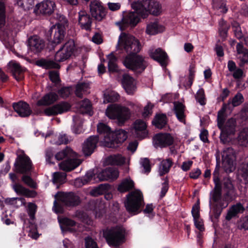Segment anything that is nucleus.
Listing matches in <instances>:
<instances>
[{"mask_svg": "<svg viewBox=\"0 0 248 248\" xmlns=\"http://www.w3.org/2000/svg\"><path fill=\"white\" fill-rule=\"evenodd\" d=\"M122 83L123 88L129 94H132L136 90V82L135 80L128 74H124L123 76Z\"/></svg>", "mask_w": 248, "mask_h": 248, "instance_id": "b1692460", "label": "nucleus"}, {"mask_svg": "<svg viewBox=\"0 0 248 248\" xmlns=\"http://www.w3.org/2000/svg\"><path fill=\"white\" fill-rule=\"evenodd\" d=\"M36 206L32 203L28 204V212L31 219H33L36 212Z\"/></svg>", "mask_w": 248, "mask_h": 248, "instance_id": "338daca9", "label": "nucleus"}, {"mask_svg": "<svg viewBox=\"0 0 248 248\" xmlns=\"http://www.w3.org/2000/svg\"><path fill=\"white\" fill-rule=\"evenodd\" d=\"M98 141V137L96 136L90 137L84 142L82 147V151L85 155H91L96 146Z\"/></svg>", "mask_w": 248, "mask_h": 248, "instance_id": "a878e982", "label": "nucleus"}, {"mask_svg": "<svg viewBox=\"0 0 248 248\" xmlns=\"http://www.w3.org/2000/svg\"><path fill=\"white\" fill-rule=\"evenodd\" d=\"M9 115L21 117H28L32 114L31 109H7Z\"/></svg>", "mask_w": 248, "mask_h": 248, "instance_id": "e433bc0d", "label": "nucleus"}, {"mask_svg": "<svg viewBox=\"0 0 248 248\" xmlns=\"http://www.w3.org/2000/svg\"><path fill=\"white\" fill-rule=\"evenodd\" d=\"M78 21L82 29L89 30L91 29V18L85 11L81 10L78 12Z\"/></svg>", "mask_w": 248, "mask_h": 248, "instance_id": "c85d7f7f", "label": "nucleus"}, {"mask_svg": "<svg viewBox=\"0 0 248 248\" xmlns=\"http://www.w3.org/2000/svg\"><path fill=\"white\" fill-rule=\"evenodd\" d=\"M119 94L115 92H111L108 93H105L104 94V103H108L111 102H115L118 99Z\"/></svg>", "mask_w": 248, "mask_h": 248, "instance_id": "de8ad7c7", "label": "nucleus"}, {"mask_svg": "<svg viewBox=\"0 0 248 248\" xmlns=\"http://www.w3.org/2000/svg\"><path fill=\"white\" fill-rule=\"evenodd\" d=\"M17 4L25 10H29L33 5L34 0H17Z\"/></svg>", "mask_w": 248, "mask_h": 248, "instance_id": "864d4df0", "label": "nucleus"}, {"mask_svg": "<svg viewBox=\"0 0 248 248\" xmlns=\"http://www.w3.org/2000/svg\"><path fill=\"white\" fill-rule=\"evenodd\" d=\"M75 48L74 40H69L56 52L55 61L42 59L37 62V64L46 69L59 68L60 65L57 62H62L69 59L72 55Z\"/></svg>", "mask_w": 248, "mask_h": 248, "instance_id": "f03ea898", "label": "nucleus"}, {"mask_svg": "<svg viewBox=\"0 0 248 248\" xmlns=\"http://www.w3.org/2000/svg\"><path fill=\"white\" fill-rule=\"evenodd\" d=\"M8 67L16 80L20 81L24 78L26 69L21 67L18 63L14 61H10L8 63Z\"/></svg>", "mask_w": 248, "mask_h": 248, "instance_id": "5701e85b", "label": "nucleus"}, {"mask_svg": "<svg viewBox=\"0 0 248 248\" xmlns=\"http://www.w3.org/2000/svg\"><path fill=\"white\" fill-rule=\"evenodd\" d=\"M173 139L168 133H159L153 138V143L155 146L165 147L173 143Z\"/></svg>", "mask_w": 248, "mask_h": 248, "instance_id": "a211bd4d", "label": "nucleus"}, {"mask_svg": "<svg viewBox=\"0 0 248 248\" xmlns=\"http://www.w3.org/2000/svg\"><path fill=\"white\" fill-rule=\"evenodd\" d=\"M85 241L86 248H98L96 243L91 237H86Z\"/></svg>", "mask_w": 248, "mask_h": 248, "instance_id": "69168bd1", "label": "nucleus"}, {"mask_svg": "<svg viewBox=\"0 0 248 248\" xmlns=\"http://www.w3.org/2000/svg\"><path fill=\"white\" fill-rule=\"evenodd\" d=\"M30 50L34 53L40 52L45 46L44 41L37 36H33L29 40Z\"/></svg>", "mask_w": 248, "mask_h": 248, "instance_id": "bb28decb", "label": "nucleus"}, {"mask_svg": "<svg viewBox=\"0 0 248 248\" xmlns=\"http://www.w3.org/2000/svg\"><path fill=\"white\" fill-rule=\"evenodd\" d=\"M126 132L123 129H119L110 133V137H106L102 142L104 146L115 148L127 139Z\"/></svg>", "mask_w": 248, "mask_h": 248, "instance_id": "6e6552de", "label": "nucleus"}, {"mask_svg": "<svg viewBox=\"0 0 248 248\" xmlns=\"http://www.w3.org/2000/svg\"><path fill=\"white\" fill-rule=\"evenodd\" d=\"M60 18L62 19L61 22L56 24L51 28V32L54 33L52 42L56 45L61 43L63 40L65 26L67 24V19L64 16H61Z\"/></svg>", "mask_w": 248, "mask_h": 248, "instance_id": "ddd939ff", "label": "nucleus"}, {"mask_svg": "<svg viewBox=\"0 0 248 248\" xmlns=\"http://www.w3.org/2000/svg\"><path fill=\"white\" fill-rule=\"evenodd\" d=\"M131 7L140 13L141 16L145 18L149 13L157 16L162 12L161 5L158 2L153 0H143L132 3Z\"/></svg>", "mask_w": 248, "mask_h": 248, "instance_id": "39448f33", "label": "nucleus"}, {"mask_svg": "<svg viewBox=\"0 0 248 248\" xmlns=\"http://www.w3.org/2000/svg\"><path fill=\"white\" fill-rule=\"evenodd\" d=\"M164 27L157 22H152L147 25L146 32L150 35H155L163 32Z\"/></svg>", "mask_w": 248, "mask_h": 248, "instance_id": "2f4dec72", "label": "nucleus"}, {"mask_svg": "<svg viewBox=\"0 0 248 248\" xmlns=\"http://www.w3.org/2000/svg\"><path fill=\"white\" fill-rule=\"evenodd\" d=\"M235 152L232 148L225 149L222 153V166L226 172L235 169Z\"/></svg>", "mask_w": 248, "mask_h": 248, "instance_id": "9d476101", "label": "nucleus"}, {"mask_svg": "<svg viewBox=\"0 0 248 248\" xmlns=\"http://www.w3.org/2000/svg\"><path fill=\"white\" fill-rule=\"evenodd\" d=\"M245 210V207L244 204L241 202H237L229 208L225 216V218L229 221L232 218L236 217L239 214H242Z\"/></svg>", "mask_w": 248, "mask_h": 248, "instance_id": "cd10ccee", "label": "nucleus"}, {"mask_svg": "<svg viewBox=\"0 0 248 248\" xmlns=\"http://www.w3.org/2000/svg\"><path fill=\"white\" fill-rule=\"evenodd\" d=\"M71 93L72 89L71 88L69 87L62 88L58 91L59 94L62 98L67 97Z\"/></svg>", "mask_w": 248, "mask_h": 248, "instance_id": "13d9d810", "label": "nucleus"}, {"mask_svg": "<svg viewBox=\"0 0 248 248\" xmlns=\"http://www.w3.org/2000/svg\"><path fill=\"white\" fill-rule=\"evenodd\" d=\"M213 176L215 186L214 190L211 193L210 209L216 217H218L222 210L228 206V202L221 197V186L218 173L215 171Z\"/></svg>", "mask_w": 248, "mask_h": 248, "instance_id": "7ed1b4c3", "label": "nucleus"}, {"mask_svg": "<svg viewBox=\"0 0 248 248\" xmlns=\"http://www.w3.org/2000/svg\"><path fill=\"white\" fill-rule=\"evenodd\" d=\"M150 57L157 62L162 66H165L168 62V57L167 53L161 48L150 49L149 50Z\"/></svg>", "mask_w": 248, "mask_h": 248, "instance_id": "aec40b11", "label": "nucleus"}, {"mask_svg": "<svg viewBox=\"0 0 248 248\" xmlns=\"http://www.w3.org/2000/svg\"><path fill=\"white\" fill-rule=\"evenodd\" d=\"M58 140L56 141H54L53 143L56 144H67L69 140L68 137L65 134H60L58 136Z\"/></svg>", "mask_w": 248, "mask_h": 248, "instance_id": "bf43d9fd", "label": "nucleus"}, {"mask_svg": "<svg viewBox=\"0 0 248 248\" xmlns=\"http://www.w3.org/2000/svg\"><path fill=\"white\" fill-rule=\"evenodd\" d=\"M58 95L55 93L51 92L46 94L37 102L38 106H48L54 103L58 99Z\"/></svg>", "mask_w": 248, "mask_h": 248, "instance_id": "c756f323", "label": "nucleus"}, {"mask_svg": "<svg viewBox=\"0 0 248 248\" xmlns=\"http://www.w3.org/2000/svg\"><path fill=\"white\" fill-rule=\"evenodd\" d=\"M231 109H220L217 114V125L221 127L227 117L231 114Z\"/></svg>", "mask_w": 248, "mask_h": 248, "instance_id": "58836bf2", "label": "nucleus"}, {"mask_svg": "<svg viewBox=\"0 0 248 248\" xmlns=\"http://www.w3.org/2000/svg\"><path fill=\"white\" fill-rule=\"evenodd\" d=\"M244 101L243 95L237 93L234 97L229 102V107H236L240 105Z\"/></svg>", "mask_w": 248, "mask_h": 248, "instance_id": "a18cd8bd", "label": "nucleus"}, {"mask_svg": "<svg viewBox=\"0 0 248 248\" xmlns=\"http://www.w3.org/2000/svg\"><path fill=\"white\" fill-rule=\"evenodd\" d=\"M55 158L58 160L66 158L59 164L60 168L65 171H70L75 169L82 162V160L78 158V155L68 147L58 153Z\"/></svg>", "mask_w": 248, "mask_h": 248, "instance_id": "20e7f679", "label": "nucleus"}, {"mask_svg": "<svg viewBox=\"0 0 248 248\" xmlns=\"http://www.w3.org/2000/svg\"><path fill=\"white\" fill-rule=\"evenodd\" d=\"M117 49L127 55L124 58V65L136 74L142 73L147 66L145 58L141 55H136L140 52L141 46L139 40L133 36L122 32L119 37Z\"/></svg>", "mask_w": 248, "mask_h": 248, "instance_id": "f257e3e1", "label": "nucleus"}, {"mask_svg": "<svg viewBox=\"0 0 248 248\" xmlns=\"http://www.w3.org/2000/svg\"><path fill=\"white\" fill-rule=\"evenodd\" d=\"M142 201L143 196L141 192L136 190L127 195L124 205L129 213L135 215L138 213V210L142 205Z\"/></svg>", "mask_w": 248, "mask_h": 248, "instance_id": "423d86ee", "label": "nucleus"}, {"mask_svg": "<svg viewBox=\"0 0 248 248\" xmlns=\"http://www.w3.org/2000/svg\"><path fill=\"white\" fill-rule=\"evenodd\" d=\"M134 186L133 181L130 178H126L118 186V190L121 192H125L132 189Z\"/></svg>", "mask_w": 248, "mask_h": 248, "instance_id": "473e14b6", "label": "nucleus"}, {"mask_svg": "<svg viewBox=\"0 0 248 248\" xmlns=\"http://www.w3.org/2000/svg\"><path fill=\"white\" fill-rule=\"evenodd\" d=\"M22 181L27 185L32 188H35L36 186V184L29 176L24 175L22 177Z\"/></svg>", "mask_w": 248, "mask_h": 248, "instance_id": "680f3d73", "label": "nucleus"}, {"mask_svg": "<svg viewBox=\"0 0 248 248\" xmlns=\"http://www.w3.org/2000/svg\"><path fill=\"white\" fill-rule=\"evenodd\" d=\"M140 164L144 168V173H148L150 171L151 167L150 162L148 159L145 158L141 159L140 160Z\"/></svg>", "mask_w": 248, "mask_h": 248, "instance_id": "0e129e2a", "label": "nucleus"}, {"mask_svg": "<svg viewBox=\"0 0 248 248\" xmlns=\"http://www.w3.org/2000/svg\"><path fill=\"white\" fill-rule=\"evenodd\" d=\"M50 79L52 82L54 83H58L60 81L59 75L58 72L51 71L49 73Z\"/></svg>", "mask_w": 248, "mask_h": 248, "instance_id": "774afa93", "label": "nucleus"}, {"mask_svg": "<svg viewBox=\"0 0 248 248\" xmlns=\"http://www.w3.org/2000/svg\"><path fill=\"white\" fill-rule=\"evenodd\" d=\"M177 119L181 123L185 124L186 114L184 109H173Z\"/></svg>", "mask_w": 248, "mask_h": 248, "instance_id": "6e6d98bb", "label": "nucleus"}, {"mask_svg": "<svg viewBox=\"0 0 248 248\" xmlns=\"http://www.w3.org/2000/svg\"><path fill=\"white\" fill-rule=\"evenodd\" d=\"M55 198L58 201L61 202L67 206L76 205L80 202L79 197L72 192L68 193L58 192L55 195Z\"/></svg>", "mask_w": 248, "mask_h": 248, "instance_id": "2eb2a0df", "label": "nucleus"}, {"mask_svg": "<svg viewBox=\"0 0 248 248\" xmlns=\"http://www.w3.org/2000/svg\"><path fill=\"white\" fill-rule=\"evenodd\" d=\"M233 31L235 37L239 39H242L243 37V34L241 31V29L237 23L233 25Z\"/></svg>", "mask_w": 248, "mask_h": 248, "instance_id": "052dcab7", "label": "nucleus"}, {"mask_svg": "<svg viewBox=\"0 0 248 248\" xmlns=\"http://www.w3.org/2000/svg\"><path fill=\"white\" fill-rule=\"evenodd\" d=\"M131 131L136 137L145 138L148 133L146 122L141 119L136 120L132 124Z\"/></svg>", "mask_w": 248, "mask_h": 248, "instance_id": "dca6fc26", "label": "nucleus"}, {"mask_svg": "<svg viewBox=\"0 0 248 248\" xmlns=\"http://www.w3.org/2000/svg\"><path fill=\"white\" fill-rule=\"evenodd\" d=\"M191 213L193 219L200 218V205L199 203H195L192 207Z\"/></svg>", "mask_w": 248, "mask_h": 248, "instance_id": "e2e57ef3", "label": "nucleus"}, {"mask_svg": "<svg viewBox=\"0 0 248 248\" xmlns=\"http://www.w3.org/2000/svg\"><path fill=\"white\" fill-rule=\"evenodd\" d=\"M97 177L100 181L114 180L119 176V171L116 169L108 168L101 171L98 170Z\"/></svg>", "mask_w": 248, "mask_h": 248, "instance_id": "393cba45", "label": "nucleus"}, {"mask_svg": "<svg viewBox=\"0 0 248 248\" xmlns=\"http://www.w3.org/2000/svg\"><path fill=\"white\" fill-rule=\"evenodd\" d=\"M105 113L109 119L117 120L120 125L123 124L131 115L128 109H106Z\"/></svg>", "mask_w": 248, "mask_h": 248, "instance_id": "4468645a", "label": "nucleus"}, {"mask_svg": "<svg viewBox=\"0 0 248 248\" xmlns=\"http://www.w3.org/2000/svg\"><path fill=\"white\" fill-rule=\"evenodd\" d=\"M12 187L18 195H23L28 197L31 196V192L20 184L15 183L12 185Z\"/></svg>", "mask_w": 248, "mask_h": 248, "instance_id": "4c0bfd02", "label": "nucleus"}, {"mask_svg": "<svg viewBox=\"0 0 248 248\" xmlns=\"http://www.w3.org/2000/svg\"><path fill=\"white\" fill-rule=\"evenodd\" d=\"M236 51L238 55V58L240 60V66L248 62V49L245 48L242 44L238 43L236 45Z\"/></svg>", "mask_w": 248, "mask_h": 248, "instance_id": "7c9ffc66", "label": "nucleus"}, {"mask_svg": "<svg viewBox=\"0 0 248 248\" xmlns=\"http://www.w3.org/2000/svg\"><path fill=\"white\" fill-rule=\"evenodd\" d=\"M98 171L97 170L88 171L83 178H77L75 180V186L80 187L88 183L93 184L99 182V177H97V173H98Z\"/></svg>", "mask_w": 248, "mask_h": 248, "instance_id": "f3484780", "label": "nucleus"}, {"mask_svg": "<svg viewBox=\"0 0 248 248\" xmlns=\"http://www.w3.org/2000/svg\"><path fill=\"white\" fill-rule=\"evenodd\" d=\"M14 167L16 172L28 174L32 169V164L29 157L22 152L17 155L14 163Z\"/></svg>", "mask_w": 248, "mask_h": 248, "instance_id": "1a4fd4ad", "label": "nucleus"}, {"mask_svg": "<svg viewBox=\"0 0 248 248\" xmlns=\"http://www.w3.org/2000/svg\"><path fill=\"white\" fill-rule=\"evenodd\" d=\"M239 143L243 146H246L248 143V128L242 130L238 135Z\"/></svg>", "mask_w": 248, "mask_h": 248, "instance_id": "c03bdc74", "label": "nucleus"}, {"mask_svg": "<svg viewBox=\"0 0 248 248\" xmlns=\"http://www.w3.org/2000/svg\"><path fill=\"white\" fill-rule=\"evenodd\" d=\"M59 221L62 232L69 231L71 232H74L82 231L79 225H76L74 221L68 218H60Z\"/></svg>", "mask_w": 248, "mask_h": 248, "instance_id": "4be33fe9", "label": "nucleus"}, {"mask_svg": "<svg viewBox=\"0 0 248 248\" xmlns=\"http://www.w3.org/2000/svg\"><path fill=\"white\" fill-rule=\"evenodd\" d=\"M133 12L126 13L124 15L121 22H117V25H120V29L123 30L128 26L134 27L140 21L141 15L135 9Z\"/></svg>", "mask_w": 248, "mask_h": 248, "instance_id": "f8f14e48", "label": "nucleus"}, {"mask_svg": "<svg viewBox=\"0 0 248 248\" xmlns=\"http://www.w3.org/2000/svg\"><path fill=\"white\" fill-rule=\"evenodd\" d=\"M237 228L248 231V215L242 217L237 222Z\"/></svg>", "mask_w": 248, "mask_h": 248, "instance_id": "8fccbe9b", "label": "nucleus"}, {"mask_svg": "<svg viewBox=\"0 0 248 248\" xmlns=\"http://www.w3.org/2000/svg\"><path fill=\"white\" fill-rule=\"evenodd\" d=\"M236 120L231 118L222 124L221 127H219L222 131L220 136V140L226 143L232 140L230 136L233 135L236 131Z\"/></svg>", "mask_w": 248, "mask_h": 248, "instance_id": "9b49d317", "label": "nucleus"}, {"mask_svg": "<svg viewBox=\"0 0 248 248\" xmlns=\"http://www.w3.org/2000/svg\"><path fill=\"white\" fill-rule=\"evenodd\" d=\"M89 89V84L86 83L78 84L76 86L75 93L77 96L80 97L83 93H88Z\"/></svg>", "mask_w": 248, "mask_h": 248, "instance_id": "37998d69", "label": "nucleus"}, {"mask_svg": "<svg viewBox=\"0 0 248 248\" xmlns=\"http://www.w3.org/2000/svg\"><path fill=\"white\" fill-rule=\"evenodd\" d=\"M90 11L93 17L96 20H101L105 15V10L102 3L96 0L91 1Z\"/></svg>", "mask_w": 248, "mask_h": 248, "instance_id": "412c9836", "label": "nucleus"}, {"mask_svg": "<svg viewBox=\"0 0 248 248\" xmlns=\"http://www.w3.org/2000/svg\"><path fill=\"white\" fill-rule=\"evenodd\" d=\"M79 115H76L73 116V121L75 124L78 123V119H80L81 115L91 116L93 114V109H79Z\"/></svg>", "mask_w": 248, "mask_h": 248, "instance_id": "5fc2aeb1", "label": "nucleus"}, {"mask_svg": "<svg viewBox=\"0 0 248 248\" xmlns=\"http://www.w3.org/2000/svg\"><path fill=\"white\" fill-rule=\"evenodd\" d=\"M46 116H52L66 112L68 109H43Z\"/></svg>", "mask_w": 248, "mask_h": 248, "instance_id": "4d7b16f0", "label": "nucleus"}, {"mask_svg": "<svg viewBox=\"0 0 248 248\" xmlns=\"http://www.w3.org/2000/svg\"><path fill=\"white\" fill-rule=\"evenodd\" d=\"M124 233L123 228L117 227L104 231L103 236L109 246L117 247L124 242Z\"/></svg>", "mask_w": 248, "mask_h": 248, "instance_id": "0eeeda50", "label": "nucleus"}, {"mask_svg": "<svg viewBox=\"0 0 248 248\" xmlns=\"http://www.w3.org/2000/svg\"><path fill=\"white\" fill-rule=\"evenodd\" d=\"M141 106L140 103L137 102L127 101L125 107L120 106L117 104L109 105L107 108H140Z\"/></svg>", "mask_w": 248, "mask_h": 248, "instance_id": "79ce46f5", "label": "nucleus"}, {"mask_svg": "<svg viewBox=\"0 0 248 248\" xmlns=\"http://www.w3.org/2000/svg\"><path fill=\"white\" fill-rule=\"evenodd\" d=\"M241 181H244V183H248V162L243 165L239 172Z\"/></svg>", "mask_w": 248, "mask_h": 248, "instance_id": "49530a36", "label": "nucleus"}, {"mask_svg": "<svg viewBox=\"0 0 248 248\" xmlns=\"http://www.w3.org/2000/svg\"><path fill=\"white\" fill-rule=\"evenodd\" d=\"M108 59V68L110 72H115L118 70L116 63L117 58L113 53H110L107 56Z\"/></svg>", "mask_w": 248, "mask_h": 248, "instance_id": "ea45409f", "label": "nucleus"}, {"mask_svg": "<svg viewBox=\"0 0 248 248\" xmlns=\"http://www.w3.org/2000/svg\"><path fill=\"white\" fill-rule=\"evenodd\" d=\"M228 26L226 22L223 19H221L219 22V33L222 38H225L227 36Z\"/></svg>", "mask_w": 248, "mask_h": 248, "instance_id": "09e8293b", "label": "nucleus"}, {"mask_svg": "<svg viewBox=\"0 0 248 248\" xmlns=\"http://www.w3.org/2000/svg\"><path fill=\"white\" fill-rule=\"evenodd\" d=\"M172 164L173 162L170 158L163 160L159 166L158 172L159 175L162 176L168 173Z\"/></svg>", "mask_w": 248, "mask_h": 248, "instance_id": "72a5a7b5", "label": "nucleus"}, {"mask_svg": "<svg viewBox=\"0 0 248 248\" xmlns=\"http://www.w3.org/2000/svg\"><path fill=\"white\" fill-rule=\"evenodd\" d=\"M66 178V174L64 172H55L53 175V182L54 183H62Z\"/></svg>", "mask_w": 248, "mask_h": 248, "instance_id": "3c124183", "label": "nucleus"}, {"mask_svg": "<svg viewBox=\"0 0 248 248\" xmlns=\"http://www.w3.org/2000/svg\"><path fill=\"white\" fill-rule=\"evenodd\" d=\"M126 159L121 155H110L107 159V163L113 165H121L125 162Z\"/></svg>", "mask_w": 248, "mask_h": 248, "instance_id": "c9c22d12", "label": "nucleus"}, {"mask_svg": "<svg viewBox=\"0 0 248 248\" xmlns=\"http://www.w3.org/2000/svg\"><path fill=\"white\" fill-rule=\"evenodd\" d=\"M167 120L166 115L164 114H157L152 121V124L155 127L162 129L167 124Z\"/></svg>", "mask_w": 248, "mask_h": 248, "instance_id": "f704fd0d", "label": "nucleus"}, {"mask_svg": "<svg viewBox=\"0 0 248 248\" xmlns=\"http://www.w3.org/2000/svg\"><path fill=\"white\" fill-rule=\"evenodd\" d=\"M196 99L202 106H203L206 104L204 91L202 88H200L197 91L196 95Z\"/></svg>", "mask_w": 248, "mask_h": 248, "instance_id": "603ef678", "label": "nucleus"}, {"mask_svg": "<svg viewBox=\"0 0 248 248\" xmlns=\"http://www.w3.org/2000/svg\"><path fill=\"white\" fill-rule=\"evenodd\" d=\"M55 7L56 5L54 1L46 0L36 4L34 11L36 14L40 13L45 15H50L54 12Z\"/></svg>", "mask_w": 248, "mask_h": 248, "instance_id": "6ab92c4d", "label": "nucleus"}, {"mask_svg": "<svg viewBox=\"0 0 248 248\" xmlns=\"http://www.w3.org/2000/svg\"><path fill=\"white\" fill-rule=\"evenodd\" d=\"M97 131L98 133L100 134H104V139L102 140H101V143L104 140L105 138L106 137H110V133H111L112 131L110 130V128L109 126L106 125L105 124L100 123L97 125Z\"/></svg>", "mask_w": 248, "mask_h": 248, "instance_id": "a19ab883", "label": "nucleus"}]
</instances>
